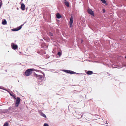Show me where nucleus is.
<instances>
[{
	"mask_svg": "<svg viewBox=\"0 0 126 126\" xmlns=\"http://www.w3.org/2000/svg\"><path fill=\"white\" fill-rule=\"evenodd\" d=\"M87 12L88 13L90 14L92 16H94V12L92 11V10L91 9H89L87 10Z\"/></svg>",
	"mask_w": 126,
	"mask_h": 126,
	"instance_id": "423d86ee",
	"label": "nucleus"
},
{
	"mask_svg": "<svg viewBox=\"0 0 126 126\" xmlns=\"http://www.w3.org/2000/svg\"><path fill=\"white\" fill-rule=\"evenodd\" d=\"M43 126H49L47 124L45 123L44 125Z\"/></svg>",
	"mask_w": 126,
	"mask_h": 126,
	"instance_id": "412c9836",
	"label": "nucleus"
},
{
	"mask_svg": "<svg viewBox=\"0 0 126 126\" xmlns=\"http://www.w3.org/2000/svg\"><path fill=\"white\" fill-rule=\"evenodd\" d=\"M57 54L59 56H60L61 55L62 53L60 52H58Z\"/></svg>",
	"mask_w": 126,
	"mask_h": 126,
	"instance_id": "aec40b11",
	"label": "nucleus"
},
{
	"mask_svg": "<svg viewBox=\"0 0 126 126\" xmlns=\"http://www.w3.org/2000/svg\"><path fill=\"white\" fill-rule=\"evenodd\" d=\"M32 73V68L28 69L25 72V75L26 76H30Z\"/></svg>",
	"mask_w": 126,
	"mask_h": 126,
	"instance_id": "f257e3e1",
	"label": "nucleus"
},
{
	"mask_svg": "<svg viewBox=\"0 0 126 126\" xmlns=\"http://www.w3.org/2000/svg\"><path fill=\"white\" fill-rule=\"evenodd\" d=\"M94 115L96 117H94V118L95 119H99L100 118L99 116L97 115Z\"/></svg>",
	"mask_w": 126,
	"mask_h": 126,
	"instance_id": "ddd939ff",
	"label": "nucleus"
},
{
	"mask_svg": "<svg viewBox=\"0 0 126 126\" xmlns=\"http://www.w3.org/2000/svg\"><path fill=\"white\" fill-rule=\"evenodd\" d=\"M42 72L43 73V74L44 76L45 75L43 73V72Z\"/></svg>",
	"mask_w": 126,
	"mask_h": 126,
	"instance_id": "cd10ccee",
	"label": "nucleus"
},
{
	"mask_svg": "<svg viewBox=\"0 0 126 126\" xmlns=\"http://www.w3.org/2000/svg\"><path fill=\"white\" fill-rule=\"evenodd\" d=\"M93 72L91 71H88L87 72V73L89 75H91L93 74Z\"/></svg>",
	"mask_w": 126,
	"mask_h": 126,
	"instance_id": "f8f14e48",
	"label": "nucleus"
},
{
	"mask_svg": "<svg viewBox=\"0 0 126 126\" xmlns=\"http://www.w3.org/2000/svg\"><path fill=\"white\" fill-rule=\"evenodd\" d=\"M11 109H12V108L11 107L9 108L8 109V110H11Z\"/></svg>",
	"mask_w": 126,
	"mask_h": 126,
	"instance_id": "5701e85b",
	"label": "nucleus"
},
{
	"mask_svg": "<svg viewBox=\"0 0 126 126\" xmlns=\"http://www.w3.org/2000/svg\"><path fill=\"white\" fill-rule=\"evenodd\" d=\"M105 12V11L104 9L103 10V13H104Z\"/></svg>",
	"mask_w": 126,
	"mask_h": 126,
	"instance_id": "b1692460",
	"label": "nucleus"
},
{
	"mask_svg": "<svg viewBox=\"0 0 126 126\" xmlns=\"http://www.w3.org/2000/svg\"><path fill=\"white\" fill-rule=\"evenodd\" d=\"M63 71L66 73H69L71 74H79L77 73L76 72H74L72 71L71 70H63Z\"/></svg>",
	"mask_w": 126,
	"mask_h": 126,
	"instance_id": "7ed1b4c3",
	"label": "nucleus"
},
{
	"mask_svg": "<svg viewBox=\"0 0 126 126\" xmlns=\"http://www.w3.org/2000/svg\"><path fill=\"white\" fill-rule=\"evenodd\" d=\"M0 89H3V90H6V91H7V90H6L5 89V88L4 87H1V86H0Z\"/></svg>",
	"mask_w": 126,
	"mask_h": 126,
	"instance_id": "6ab92c4d",
	"label": "nucleus"
},
{
	"mask_svg": "<svg viewBox=\"0 0 126 126\" xmlns=\"http://www.w3.org/2000/svg\"><path fill=\"white\" fill-rule=\"evenodd\" d=\"M125 58L126 59V57H125Z\"/></svg>",
	"mask_w": 126,
	"mask_h": 126,
	"instance_id": "2f4dec72",
	"label": "nucleus"
},
{
	"mask_svg": "<svg viewBox=\"0 0 126 126\" xmlns=\"http://www.w3.org/2000/svg\"><path fill=\"white\" fill-rule=\"evenodd\" d=\"M82 116H83L82 115L81 116V118L82 117Z\"/></svg>",
	"mask_w": 126,
	"mask_h": 126,
	"instance_id": "7c9ffc66",
	"label": "nucleus"
},
{
	"mask_svg": "<svg viewBox=\"0 0 126 126\" xmlns=\"http://www.w3.org/2000/svg\"><path fill=\"white\" fill-rule=\"evenodd\" d=\"M10 94L11 96H12L14 98H15L16 99V96L15 95H14L13 94H12L11 93H10Z\"/></svg>",
	"mask_w": 126,
	"mask_h": 126,
	"instance_id": "dca6fc26",
	"label": "nucleus"
},
{
	"mask_svg": "<svg viewBox=\"0 0 126 126\" xmlns=\"http://www.w3.org/2000/svg\"><path fill=\"white\" fill-rule=\"evenodd\" d=\"M11 45L12 48L14 50L16 49L18 47L17 45L14 43H12Z\"/></svg>",
	"mask_w": 126,
	"mask_h": 126,
	"instance_id": "20e7f679",
	"label": "nucleus"
},
{
	"mask_svg": "<svg viewBox=\"0 0 126 126\" xmlns=\"http://www.w3.org/2000/svg\"><path fill=\"white\" fill-rule=\"evenodd\" d=\"M11 111H13V112H14V111L13 110H11Z\"/></svg>",
	"mask_w": 126,
	"mask_h": 126,
	"instance_id": "c756f323",
	"label": "nucleus"
},
{
	"mask_svg": "<svg viewBox=\"0 0 126 126\" xmlns=\"http://www.w3.org/2000/svg\"><path fill=\"white\" fill-rule=\"evenodd\" d=\"M25 5L23 3H22L21 4V8L22 10H24L25 9Z\"/></svg>",
	"mask_w": 126,
	"mask_h": 126,
	"instance_id": "1a4fd4ad",
	"label": "nucleus"
},
{
	"mask_svg": "<svg viewBox=\"0 0 126 126\" xmlns=\"http://www.w3.org/2000/svg\"><path fill=\"white\" fill-rule=\"evenodd\" d=\"M16 100V103H15V106L16 107H17L19 105V104L21 99L19 97H17Z\"/></svg>",
	"mask_w": 126,
	"mask_h": 126,
	"instance_id": "f03ea898",
	"label": "nucleus"
},
{
	"mask_svg": "<svg viewBox=\"0 0 126 126\" xmlns=\"http://www.w3.org/2000/svg\"><path fill=\"white\" fill-rule=\"evenodd\" d=\"M17 10H18V9H19V8H18V7H17Z\"/></svg>",
	"mask_w": 126,
	"mask_h": 126,
	"instance_id": "c85d7f7f",
	"label": "nucleus"
},
{
	"mask_svg": "<svg viewBox=\"0 0 126 126\" xmlns=\"http://www.w3.org/2000/svg\"><path fill=\"white\" fill-rule=\"evenodd\" d=\"M63 2H64L65 5L67 7H69V3L67 2L66 0H63Z\"/></svg>",
	"mask_w": 126,
	"mask_h": 126,
	"instance_id": "6e6552de",
	"label": "nucleus"
},
{
	"mask_svg": "<svg viewBox=\"0 0 126 126\" xmlns=\"http://www.w3.org/2000/svg\"><path fill=\"white\" fill-rule=\"evenodd\" d=\"M73 23V18L72 16H71L70 18V21H69V23L70 24H71V25H72Z\"/></svg>",
	"mask_w": 126,
	"mask_h": 126,
	"instance_id": "9d476101",
	"label": "nucleus"
},
{
	"mask_svg": "<svg viewBox=\"0 0 126 126\" xmlns=\"http://www.w3.org/2000/svg\"><path fill=\"white\" fill-rule=\"evenodd\" d=\"M49 35L50 36H52L53 35V34L52 33L50 32L49 33Z\"/></svg>",
	"mask_w": 126,
	"mask_h": 126,
	"instance_id": "4be33fe9",
	"label": "nucleus"
},
{
	"mask_svg": "<svg viewBox=\"0 0 126 126\" xmlns=\"http://www.w3.org/2000/svg\"><path fill=\"white\" fill-rule=\"evenodd\" d=\"M32 71H35V70L36 71V70H35V69H33V68H32Z\"/></svg>",
	"mask_w": 126,
	"mask_h": 126,
	"instance_id": "393cba45",
	"label": "nucleus"
},
{
	"mask_svg": "<svg viewBox=\"0 0 126 126\" xmlns=\"http://www.w3.org/2000/svg\"><path fill=\"white\" fill-rule=\"evenodd\" d=\"M33 73V75L36 77H38L39 79H40L42 78V75H37L35 74V73Z\"/></svg>",
	"mask_w": 126,
	"mask_h": 126,
	"instance_id": "0eeeda50",
	"label": "nucleus"
},
{
	"mask_svg": "<svg viewBox=\"0 0 126 126\" xmlns=\"http://www.w3.org/2000/svg\"><path fill=\"white\" fill-rule=\"evenodd\" d=\"M6 23H7V21H6V20L5 19H4V21H3L2 22V24L3 25H4L6 24Z\"/></svg>",
	"mask_w": 126,
	"mask_h": 126,
	"instance_id": "4468645a",
	"label": "nucleus"
},
{
	"mask_svg": "<svg viewBox=\"0 0 126 126\" xmlns=\"http://www.w3.org/2000/svg\"><path fill=\"white\" fill-rule=\"evenodd\" d=\"M40 115L45 118H46V115L43 113H41V114Z\"/></svg>",
	"mask_w": 126,
	"mask_h": 126,
	"instance_id": "2eb2a0df",
	"label": "nucleus"
},
{
	"mask_svg": "<svg viewBox=\"0 0 126 126\" xmlns=\"http://www.w3.org/2000/svg\"><path fill=\"white\" fill-rule=\"evenodd\" d=\"M83 42V40H81V43H82Z\"/></svg>",
	"mask_w": 126,
	"mask_h": 126,
	"instance_id": "a878e982",
	"label": "nucleus"
},
{
	"mask_svg": "<svg viewBox=\"0 0 126 126\" xmlns=\"http://www.w3.org/2000/svg\"><path fill=\"white\" fill-rule=\"evenodd\" d=\"M56 17L57 18L59 19L61 18L62 17V16H61V15H60V14L59 13H57Z\"/></svg>",
	"mask_w": 126,
	"mask_h": 126,
	"instance_id": "9b49d317",
	"label": "nucleus"
},
{
	"mask_svg": "<svg viewBox=\"0 0 126 126\" xmlns=\"http://www.w3.org/2000/svg\"><path fill=\"white\" fill-rule=\"evenodd\" d=\"M24 24L21 25L20 26L17 27L16 28H14L12 29V30L14 31H18L22 27V26L24 25Z\"/></svg>",
	"mask_w": 126,
	"mask_h": 126,
	"instance_id": "39448f33",
	"label": "nucleus"
},
{
	"mask_svg": "<svg viewBox=\"0 0 126 126\" xmlns=\"http://www.w3.org/2000/svg\"><path fill=\"white\" fill-rule=\"evenodd\" d=\"M70 24V27L71 28L72 27V25H71V24Z\"/></svg>",
	"mask_w": 126,
	"mask_h": 126,
	"instance_id": "bb28decb",
	"label": "nucleus"
},
{
	"mask_svg": "<svg viewBox=\"0 0 126 126\" xmlns=\"http://www.w3.org/2000/svg\"><path fill=\"white\" fill-rule=\"evenodd\" d=\"M101 0L103 3L105 4L106 3V1L105 0Z\"/></svg>",
	"mask_w": 126,
	"mask_h": 126,
	"instance_id": "f3484780",
	"label": "nucleus"
},
{
	"mask_svg": "<svg viewBox=\"0 0 126 126\" xmlns=\"http://www.w3.org/2000/svg\"><path fill=\"white\" fill-rule=\"evenodd\" d=\"M3 126H8V124L7 122L5 123L3 125Z\"/></svg>",
	"mask_w": 126,
	"mask_h": 126,
	"instance_id": "a211bd4d",
	"label": "nucleus"
}]
</instances>
